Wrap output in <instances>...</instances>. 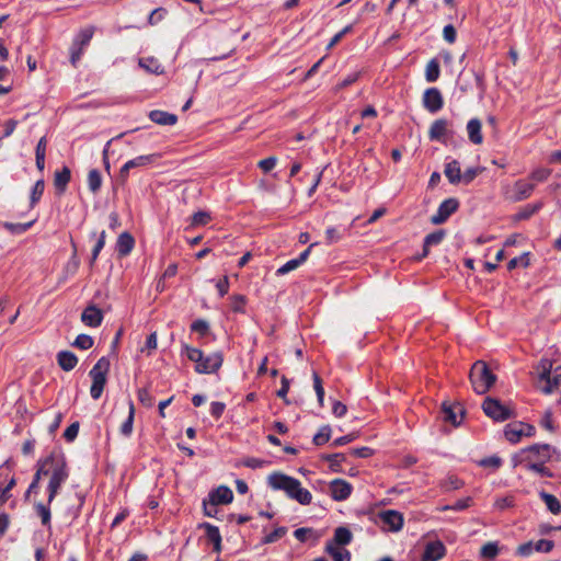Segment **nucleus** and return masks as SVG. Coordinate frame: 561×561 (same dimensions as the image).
Returning a JSON list of instances; mask_svg holds the SVG:
<instances>
[{
	"label": "nucleus",
	"instance_id": "1",
	"mask_svg": "<svg viewBox=\"0 0 561 561\" xmlns=\"http://www.w3.org/2000/svg\"><path fill=\"white\" fill-rule=\"evenodd\" d=\"M38 463L46 472L45 477H49L47 492L48 504H50L59 493L61 485L69 478V469L66 457L60 451H53L44 459H39Z\"/></svg>",
	"mask_w": 561,
	"mask_h": 561
},
{
	"label": "nucleus",
	"instance_id": "2",
	"mask_svg": "<svg viewBox=\"0 0 561 561\" xmlns=\"http://www.w3.org/2000/svg\"><path fill=\"white\" fill-rule=\"evenodd\" d=\"M534 375L539 382H546V386H561V365L549 358L540 360L534 370Z\"/></svg>",
	"mask_w": 561,
	"mask_h": 561
},
{
	"label": "nucleus",
	"instance_id": "3",
	"mask_svg": "<svg viewBox=\"0 0 561 561\" xmlns=\"http://www.w3.org/2000/svg\"><path fill=\"white\" fill-rule=\"evenodd\" d=\"M472 386H493L497 381L494 371L483 360H477L469 374Z\"/></svg>",
	"mask_w": 561,
	"mask_h": 561
},
{
	"label": "nucleus",
	"instance_id": "4",
	"mask_svg": "<svg viewBox=\"0 0 561 561\" xmlns=\"http://www.w3.org/2000/svg\"><path fill=\"white\" fill-rule=\"evenodd\" d=\"M482 409L489 417L497 422L506 421L515 415L510 405L493 398H486L482 403Z\"/></svg>",
	"mask_w": 561,
	"mask_h": 561
},
{
	"label": "nucleus",
	"instance_id": "5",
	"mask_svg": "<svg viewBox=\"0 0 561 561\" xmlns=\"http://www.w3.org/2000/svg\"><path fill=\"white\" fill-rule=\"evenodd\" d=\"M554 451L549 444H534L522 450L523 460L549 461Z\"/></svg>",
	"mask_w": 561,
	"mask_h": 561
},
{
	"label": "nucleus",
	"instance_id": "6",
	"mask_svg": "<svg viewBox=\"0 0 561 561\" xmlns=\"http://www.w3.org/2000/svg\"><path fill=\"white\" fill-rule=\"evenodd\" d=\"M459 207V203L456 198L445 199L438 207L436 214L431 217L433 225L444 224L450 215H453Z\"/></svg>",
	"mask_w": 561,
	"mask_h": 561
},
{
	"label": "nucleus",
	"instance_id": "7",
	"mask_svg": "<svg viewBox=\"0 0 561 561\" xmlns=\"http://www.w3.org/2000/svg\"><path fill=\"white\" fill-rule=\"evenodd\" d=\"M535 183L527 180H518L514 183L508 198L513 202H522L531 196Z\"/></svg>",
	"mask_w": 561,
	"mask_h": 561
},
{
	"label": "nucleus",
	"instance_id": "8",
	"mask_svg": "<svg viewBox=\"0 0 561 561\" xmlns=\"http://www.w3.org/2000/svg\"><path fill=\"white\" fill-rule=\"evenodd\" d=\"M383 527L392 533H397L403 527V515L394 510H388L379 514Z\"/></svg>",
	"mask_w": 561,
	"mask_h": 561
},
{
	"label": "nucleus",
	"instance_id": "9",
	"mask_svg": "<svg viewBox=\"0 0 561 561\" xmlns=\"http://www.w3.org/2000/svg\"><path fill=\"white\" fill-rule=\"evenodd\" d=\"M445 554L446 547L440 540H430L424 546L421 561H439Z\"/></svg>",
	"mask_w": 561,
	"mask_h": 561
},
{
	"label": "nucleus",
	"instance_id": "10",
	"mask_svg": "<svg viewBox=\"0 0 561 561\" xmlns=\"http://www.w3.org/2000/svg\"><path fill=\"white\" fill-rule=\"evenodd\" d=\"M157 157V154H145L128 160L119 170L121 180L126 181L131 169L149 165L156 161Z\"/></svg>",
	"mask_w": 561,
	"mask_h": 561
},
{
	"label": "nucleus",
	"instance_id": "11",
	"mask_svg": "<svg viewBox=\"0 0 561 561\" xmlns=\"http://www.w3.org/2000/svg\"><path fill=\"white\" fill-rule=\"evenodd\" d=\"M353 486L345 480L335 479L329 484V492L334 501H345L350 497Z\"/></svg>",
	"mask_w": 561,
	"mask_h": 561
},
{
	"label": "nucleus",
	"instance_id": "12",
	"mask_svg": "<svg viewBox=\"0 0 561 561\" xmlns=\"http://www.w3.org/2000/svg\"><path fill=\"white\" fill-rule=\"evenodd\" d=\"M296 481L297 479L280 472H274L267 478V483L273 490H282L286 495L289 493L293 485H295Z\"/></svg>",
	"mask_w": 561,
	"mask_h": 561
},
{
	"label": "nucleus",
	"instance_id": "13",
	"mask_svg": "<svg viewBox=\"0 0 561 561\" xmlns=\"http://www.w3.org/2000/svg\"><path fill=\"white\" fill-rule=\"evenodd\" d=\"M423 103L427 111L436 113L444 105L443 96L437 88H430L424 92Z\"/></svg>",
	"mask_w": 561,
	"mask_h": 561
},
{
	"label": "nucleus",
	"instance_id": "14",
	"mask_svg": "<svg viewBox=\"0 0 561 561\" xmlns=\"http://www.w3.org/2000/svg\"><path fill=\"white\" fill-rule=\"evenodd\" d=\"M110 369V360L101 357L90 371L92 377V386H104L106 382V375Z\"/></svg>",
	"mask_w": 561,
	"mask_h": 561
},
{
	"label": "nucleus",
	"instance_id": "15",
	"mask_svg": "<svg viewBox=\"0 0 561 561\" xmlns=\"http://www.w3.org/2000/svg\"><path fill=\"white\" fill-rule=\"evenodd\" d=\"M81 321L88 327L98 328L103 321V312L96 306L90 305L83 310Z\"/></svg>",
	"mask_w": 561,
	"mask_h": 561
},
{
	"label": "nucleus",
	"instance_id": "16",
	"mask_svg": "<svg viewBox=\"0 0 561 561\" xmlns=\"http://www.w3.org/2000/svg\"><path fill=\"white\" fill-rule=\"evenodd\" d=\"M444 420L458 426L463 417V409L460 404H447L443 403Z\"/></svg>",
	"mask_w": 561,
	"mask_h": 561
},
{
	"label": "nucleus",
	"instance_id": "17",
	"mask_svg": "<svg viewBox=\"0 0 561 561\" xmlns=\"http://www.w3.org/2000/svg\"><path fill=\"white\" fill-rule=\"evenodd\" d=\"M287 496L291 500L297 501L301 505H309L312 501L311 493L307 489L301 486L299 480H297L295 485H293Z\"/></svg>",
	"mask_w": 561,
	"mask_h": 561
},
{
	"label": "nucleus",
	"instance_id": "18",
	"mask_svg": "<svg viewBox=\"0 0 561 561\" xmlns=\"http://www.w3.org/2000/svg\"><path fill=\"white\" fill-rule=\"evenodd\" d=\"M287 496L291 500L297 501L301 505H309L312 501L311 493L307 489L301 486L299 480H297L295 485H293Z\"/></svg>",
	"mask_w": 561,
	"mask_h": 561
},
{
	"label": "nucleus",
	"instance_id": "19",
	"mask_svg": "<svg viewBox=\"0 0 561 561\" xmlns=\"http://www.w3.org/2000/svg\"><path fill=\"white\" fill-rule=\"evenodd\" d=\"M208 496L209 501L215 503V505L229 504L233 500L232 491L225 485H220L217 489L213 490Z\"/></svg>",
	"mask_w": 561,
	"mask_h": 561
},
{
	"label": "nucleus",
	"instance_id": "20",
	"mask_svg": "<svg viewBox=\"0 0 561 561\" xmlns=\"http://www.w3.org/2000/svg\"><path fill=\"white\" fill-rule=\"evenodd\" d=\"M449 127V122L445 118L436 119L432 123L428 137L431 140L442 141L443 138L447 135Z\"/></svg>",
	"mask_w": 561,
	"mask_h": 561
},
{
	"label": "nucleus",
	"instance_id": "21",
	"mask_svg": "<svg viewBox=\"0 0 561 561\" xmlns=\"http://www.w3.org/2000/svg\"><path fill=\"white\" fill-rule=\"evenodd\" d=\"M71 180V171L68 167H64L60 171H56L54 175V186L58 195H62Z\"/></svg>",
	"mask_w": 561,
	"mask_h": 561
},
{
	"label": "nucleus",
	"instance_id": "22",
	"mask_svg": "<svg viewBox=\"0 0 561 561\" xmlns=\"http://www.w3.org/2000/svg\"><path fill=\"white\" fill-rule=\"evenodd\" d=\"M149 118L153 123L162 126H172L178 122L176 115L160 110L151 111L149 113Z\"/></svg>",
	"mask_w": 561,
	"mask_h": 561
},
{
	"label": "nucleus",
	"instance_id": "23",
	"mask_svg": "<svg viewBox=\"0 0 561 561\" xmlns=\"http://www.w3.org/2000/svg\"><path fill=\"white\" fill-rule=\"evenodd\" d=\"M206 531V538L214 545V550L216 552L221 551V535L219 528L209 523H203L201 525Z\"/></svg>",
	"mask_w": 561,
	"mask_h": 561
},
{
	"label": "nucleus",
	"instance_id": "24",
	"mask_svg": "<svg viewBox=\"0 0 561 561\" xmlns=\"http://www.w3.org/2000/svg\"><path fill=\"white\" fill-rule=\"evenodd\" d=\"M135 240L133 236L128 232H123L118 236L116 242V251L121 256H126L129 254L134 248Z\"/></svg>",
	"mask_w": 561,
	"mask_h": 561
},
{
	"label": "nucleus",
	"instance_id": "25",
	"mask_svg": "<svg viewBox=\"0 0 561 561\" xmlns=\"http://www.w3.org/2000/svg\"><path fill=\"white\" fill-rule=\"evenodd\" d=\"M481 121L478 118H472L467 124V133L469 140L474 145H480L483 141V136L481 133Z\"/></svg>",
	"mask_w": 561,
	"mask_h": 561
},
{
	"label": "nucleus",
	"instance_id": "26",
	"mask_svg": "<svg viewBox=\"0 0 561 561\" xmlns=\"http://www.w3.org/2000/svg\"><path fill=\"white\" fill-rule=\"evenodd\" d=\"M221 365V358L218 355L203 356L201 364L195 366L198 373L210 374Z\"/></svg>",
	"mask_w": 561,
	"mask_h": 561
},
{
	"label": "nucleus",
	"instance_id": "27",
	"mask_svg": "<svg viewBox=\"0 0 561 561\" xmlns=\"http://www.w3.org/2000/svg\"><path fill=\"white\" fill-rule=\"evenodd\" d=\"M520 426L522 422H512L506 424L504 427L505 438L513 444L518 443L522 439V437H524L523 428Z\"/></svg>",
	"mask_w": 561,
	"mask_h": 561
},
{
	"label": "nucleus",
	"instance_id": "28",
	"mask_svg": "<svg viewBox=\"0 0 561 561\" xmlns=\"http://www.w3.org/2000/svg\"><path fill=\"white\" fill-rule=\"evenodd\" d=\"M444 173L451 184H458L461 182V170L457 160L447 162L445 164Z\"/></svg>",
	"mask_w": 561,
	"mask_h": 561
},
{
	"label": "nucleus",
	"instance_id": "29",
	"mask_svg": "<svg viewBox=\"0 0 561 561\" xmlns=\"http://www.w3.org/2000/svg\"><path fill=\"white\" fill-rule=\"evenodd\" d=\"M57 360H58L59 366L64 370L73 369L78 363L77 356L72 352H69V351L59 352L57 355Z\"/></svg>",
	"mask_w": 561,
	"mask_h": 561
},
{
	"label": "nucleus",
	"instance_id": "30",
	"mask_svg": "<svg viewBox=\"0 0 561 561\" xmlns=\"http://www.w3.org/2000/svg\"><path fill=\"white\" fill-rule=\"evenodd\" d=\"M325 552L333 558V561H351L350 551L335 547L334 542H327Z\"/></svg>",
	"mask_w": 561,
	"mask_h": 561
},
{
	"label": "nucleus",
	"instance_id": "31",
	"mask_svg": "<svg viewBox=\"0 0 561 561\" xmlns=\"http://www.w3.org/2000/svg\"><path fill=\"white\" fill-rule=\"evenodd\" d=\"M139 66L150 73H154V75L163 73L162 65L158 61V59H156L153 57L140 58Z\"/></svg>",
	"mask_w": 561,
	"mask_h": 561
},
{
	"label": "nucleus",
	"instance_id": "32",
	"mask_svg": "<svg viewBox=\"0 0 561 561\" xmlns=\"http://www.w3.org/2000/svg\"><path fill=\"white\" fill-rule=\"evenodd\" d=\"M353 539V535L346 527H337L334 531V537L330 542H334V546H346Z\"/></svg>",
	"mask_w": 561,
	"mask_h": 561
},
{
	"label": "nucleus",
	"instance_id": "33",
	"mask_svg": "<svg viewBox=\"0 0 561 561\" xmlns=\"http://www.w3.org/2000/svg\"><path fill=\"white\" fill-rule=\"evenodd\" d=\"M445 237V231L444 230H436L430 234H427L424 239V244H423V256H426L428 254V249L432 247V245H437L439 244L443 239Z\"/></svg>",
	"mask_w": 561,
	"mask_h": 561
},
{
	"label": "nucleus",
	"instance_id": "34",
	"mask_svg": "<svg viewBox=\"0 0 561 561\" xmlns=\"http://www.w3.org/2000/svg\"><path fill=\"white\" fill-rule=\"evenodd\" d=\"M440 73L439 62L437 59H431L425 69V79L427 82H435Z\"/></svg>",
	"mask_w": 561,
	"mask_h": 561
},
{
	"label": "nucleus",
	"instance_id": "35",
	"mask_svg": "<svg viewBox=\"0 0 561 561\" xmlns=\"http://www.w3.org/2000/svg\"><path fill=\"white\" fill-rule=\"evenodd\" d=\"M102 185V175L99 170L92 169L88 173V186L89 190L95 194L100 191Z\"/></svg>",
	"mask_w": 561,
	"mask_h": 561
},
{
	"label": "nucleus",
	"instance_id": "36",
	"mask_svg": "<svg viewBox=\"0 0 561 561\" xmlns=\"http://www.w3.org/2000/svg\"><path fill=\"white\" fill-rule=\"evenodd\" d=\"M294 536L297 540L305 542L309 538H312L314 541H317L321 537V534L313 530L312 528L301 527L294 531Z\"/></svg>",
	"mask_w": 561,
	"mask_h": 561
},
{
	"label": "nucleus",
	"instance_id": "37",
	"mask_svg": "<svg viewBox=\"0 0 561 561\" xmlns=\"http://www.w3.org/2000/svg\"><path fill=\"white\" fill-rule=\"evenodd\" d=\"M134 415H135V407L133 402H129V411L128 417L122 424L119 432L123 436L129 437L133 433V424H134Z\"/></svg>",
	"mask_w": 561,
	"mask_h": 561
},
{
	"label": "nucleus",
	"instance_id": "38",
	"mask_svg": "<svg viewBox=\"0 0 561 561\" xmlns=\"http://www.w3.org/2000/svg\"><path fill=\"white\" fill-rule=\"evenodd\" d=\"M540 496L551 513L559 514L561 512V504L554 495L541 492Z\"/></svg>",
	"mask_w": 561,
	"mask_h": 561
},
{
	"label": "nucleus",
	"instance_id": "39",
	"mask_svg": "<svg viewBox=\"0 0 561 561\" xmlns=\"http://www.w3.org/2000/svg\"><path fill=\"white\" fill-rule=\"evenodd\" d=\"M93 34H94L93 27H85V28L81 30L80 33L78 34L77 38L73 42L75 46H80V47L87 46L89 44V42L91 41Z\"/></svg>",
	"mask_w": 561,
	"mask_h": 561
},
{
	"label": "nucleus",
	"instance_id": "40",
	"mask_svg": "<svg viewBox=\"0 0 561 561\" xmlns=\"http://www.w3.org/2000/svg\"><path fill=\"white\" fill-rule=\"evenodd\" d=\"M35 511L37 515L41 517L42 524L44 526H50V508L49 504L45 505L41 502L35 504Z\"/></svg>",
	"mask_w": 561,
	"mask_h": 561
},
{
	"label": "nucleus",
	"instance_id": "41",
	"mask_svg": "<svg viewBox=\"0 0 561 561\" xmlns=\"http://www.w3.org/2000/svg\"><path fill=\"white\" fill-rule=\"evenodd\" d=\"M551 175V170L546 168H538L534 170L528 179L533 183H541L548 180V178Z\"/></svg>",
	"mask_w": 561,
	"mask_h": 561
},
{
	"label": "nucleus",
	"instance_id": "42",
	"mask_svg": "<svg viewBox=\"0 0 561 561\" xmlns=\"http://www.w3.org/2000/svg\"><path fill=\"white\" fill-rule=\"evenodd\" d=\"M33 224L34 221L25 224L4 222L3 227L13 234H21L26 232L33 226Z\"/></svg>",
	"mask_w": 561,
	"mask_h": 561
},
{
	"label": "nucleus",
	"instance_id": "43",
	"mask_svg": "<svg viewBox=\"0 0 561 561\" xmlns=\"http://www.w3.org/2000/svg\"><path fill=\"white\" fill-rule=\"evenodd\" d=\"M36 467H37V469H36V472L34 474V479H33L32 483L30 484V486H28V489L26 490V493H25L26 497H28L31 493L37 491L41 478L43 476H46V472H47V471H45L43 469V467L39 466L38 462H37Z\"/></svg>",
	"mask_w": 561,
	"mask_h": 561
},
{
	"label": "nucleus",
	"instance_id": "44",
	"mask_svg": "<svg viewBox=\"0 0 561 561\" xmlns=\"http://www.w3.org/2000/svg\"><path fill=\"white\" fill-rule=\"evenodd\" d=\"M497 554L499 546L496 542H488L480 550V556L484 559H494Z\"/></svg>",
	"mask_w": 561,
	"mask_h": 561
},
{
	"label": "nucleus",
	"instance_id": "45",
	"mask_svg": "<svg viewBox=\"0 0 561 561\" xmlns=\"http://www.w3.org/2000/svg\"><path fill=\"white\" fill-rule=\"evenodd\" d=\"M45 188L44 180H38L34 184L31 192V207H34L35 204L41 199Z\"/></svg>",
	"mask_w": 561,
	"mask_h": 561
},
{
	"label": "nucleus",
	"instance_id": "46",
	"mask_svg": "<svg viewBox=\"0 0 561 561\" xmlns=\"http://www.w3.org/2000/svg\"><path fill=\"white\" fill-rule=\"evenodd\" d=\"M105 239H106V232L103 230L99 236H98V239H96V242H95V245L93 247L92 249V255H91V264H93L100 252L102 251V249L104 248L105 245Z\"/></svg>",
	"mask_w": 561,
	"mask_h": 561
},
{
	"label": "nucleus",
	"instance_id": "47",
	"mask_svg": "<svg viewBox=\"0 0 561 561\" xmlns=\"http://www.w3.org/2000/svg\"><path fill=\"white\" fill-rule=\"evenodd\" d=\"M92 345L93 339L88 334H79L73 342V346L80 350H89Z\"/></svg>",
	"mask_w": 561,
	"mask_h": 561
},
{
	"label": "nucleus",
	"instance_id": "48",
	"mask_svg": "<svg viewBox=\"0 0 561 561\" xmlns=\"http://www.w3.org/2000/svg\"><path fill=\"white\" fill-rule=\"evenodd\" d=\"M331 436V428L329 426H323L320 431L313 436V443L318 446L325 444Z\"/></svg>",
	"mask_w": 561,
	"mask_h": 561
},
{
	"label": "nucleus",
	"instance_id": "49",
	"mask_svg": "<svg viewBox=\"0 0 561 561\" xmlns=\"http://www.w3.org/2000/svg\"><path fill=\"white\" fill-rule=\"evenodd\" d=\"M287 533V528L286 527H277L276 529H274L272 533H270L268 535H266L263 539V542L264 543H273L277 540H279L283 536H285V534Z\"/></svg>",
	"mask_w": 561,
	"mask_h": 561
},
{
	"label": "nucleus",
	"instance_id": "50",
	"mask_svg": "<svg viewBox=\"0 0 561 561\" xmlns=\"http://www.w3.org/2000/svg\"><path fill=\"white\" fill-rule=\"evenodd\" d=\"M479 465L484 468L499 469L502 466V459L499 456H490L480 460Z\"/></svg>",
	"mask_w": 561,
	"mask_h": 561
},
{
	"label": "nucleus",
	"instance_id": "51",
	"mask_svg": "<svg viewBox=\"0 0 561 561\" xmlns=\"http://www.w3.org/2000/svg\"><path fill=\"white\" fill-rule=\"evenodd\" d=\"M299 266H300V263L298 262L297 259L289 260L284 265H282L279 268H277L276 275L283 276L291 271H295Z\"/></svg>",
	"mask_w": 561,
	"mask_h": 561
},
{
	"label": "nucleus",
	"instance_id": "52",
	"mask_svg": "<svg viewBox=\"0 0 561 561\" xmlns=\"http://www.w3.org/2000/svg\"><path fill=\"white\" fill-rule=\"evenodd\" d=\"M471 501L472 499L471 497H466V499H462V500H458L454 505H445L440 508V511H447V510H453V511H463L466 508H468L471 504Z\"/></svg>",
	"mask_w": 561,
	"mask_h": 561
},
{
	"label": "nucleus",
	"instance_id": "53",
	"mask_svg": "<svg viewBox=\"0 0 561 561\" xmlns=\"http://www.w3.org/2000/svg\"><path fill=\"white\" fill-rule=\"evenodd\" d=\"M245 306V297L242 295H234L231 297V310L234 312H243Z\"/></svg>",
	"mask_w": 561,
	"mask_h": 561
},
{
	"label": "nucleus",
	"instance_id": "54",
	"mask_svg": "<svg viewBox=\"0 0 561 561\" xmlns=\"http://www.w3.org/2000/svg\"><path fill=\"white\" fill-rule=\"evenodd\" d=\"M342 238V233L339 231V229L334 227H330L325 230V242L327 244H332L337 241H340Z\"/></svg>",
	"mask_w": 561,
	"mask_h": 561
},
{
	"label": "nucleus",
	"instance_id": "55",
	"mask_svg": "<svg viewBox=\"0 0 561 561\" xmlns=\"http://www.w3.org/2000/svg\"><path fill=\"white\" fill-rule=\"evenodd\" d=\"M191 329L201 335H206L209 330V324L207 321L199 319L192 323Z\"/></svg>",
	"mask_w": 561,
	"mask_h": 561
},
{
	"label": "nucleus",
	"instance_id": "56",
	"mask_svg": "<svg viewBox=\"0 0 561 561\" xmlns=\"http://www.w3.org/2000/svg\"><path fill=\"white\" fill-rule=\"evenodd\" d=\"M242 465L251 469H257L268 465V461L260 458L249 457L242 461Z\"/></svg>",
	"mask_w": 561,
	"mask_h": 561
},
{
	"label": "nucleus",
	"instance_id": "57",
	"mask_svg": "<svg viewBox=\"0 0 561 561\" xmlns=\"http://www.w3.org/2000/svg\"><path fill=\"white\" fill-rule=\"evenodd\" d=\"M210 216L206 211H197L192 217V225L202 226L208 224Z\"/></svg>",
	"mask_w": 561,
	"mask_h": 561
},
{
	"label": "nucleus",
	"instance_id": "58",
	"mask_svg": "<svg viewBox=\"0 0 561 561\" xmlns=\"http://www.w3.org/2000/svg\"><path fill=\"white\" fill-rule=\"evenodd\" d=\"M481 172L479 168H469L463 173H461V182L465 184L471 183L477 175Z\"/></svg>",
	"mask_w": 561,
	"mask_h": 561
},
{
	"label": "nucleus",
	"instance_id": "59",
	"mask_svg": "<svg viewBox=\"0 0 561 561\" xmlns=\"http://www.w3.org/2000/svg\"><path fill=\"white\" fill-rule=\"evenodd\" d=\"M78 433H79V423L75 422L66 428V431L64 432V437L66 440L72 442L78 436Z\"/></svg>",
	"mask_w": 561,
	"mask_h": 561
},
{
	"label": "nucleus",
	"instance_id": "60",
	"mask_svg": "<svg viewBox=\"0 0 561 561\" xmlns=\"http://www.w3.org/2000/svg\"><path fill=\"white\" fill-rule=\"evenodd\" d=\"M185 351H186L187 357L192 362H194L196 364V366L198 364H201V362L203 360V356H204L202 351H199L198 348L188 347V346L185 347Z\"/></svg>",
	"mask_w": 561,
	"mask_h": 561
},
{
	"label": "nucleus",
	"instance_id": "61",
	"mask_svg": "<svg viewBox=\"0 0 561 561\" xmlns=\"http://www.w3.org/2000/svg\"><path fill=\"white\" fill-rule=\"evenodd\" d=\"M165 13L167 11L163 8L154 9L148 18V23L150 25L159 23L164 18Z\"/></svg>",
	"mask_w": 561,
	"mask_h": 561
},
{
	"label": "nucleus",
	"instance_id": "62",
	"mask_svg": "<svg viewBox=\"0 0 561 561\" xmlns=\"http://www.w3.org/2000/svg\"><path fill=\"white\" fill-rule=\"evenodd\" d=\"M456 36H457L456 28L451 24L444 26L443 37L447 43H449V44L455 43Z\"/></svg>",
	"mask_w": 561,
	"mask_h": 561
},
{
	"label": "nucleus",
	"instance_id": "63",
	"mask_svg": "<svg viewBox=\"0 0 561 561\" xmlns=\"http://www.w3.org/2000/svg\"><path fill=\"white\" fill-rule=\"evenodd\" d=\"M553 548V542L547 539H540L535 545V550L539 552H550Z\"/></svg>",
	"mask_w": 561,
	"mask_h": 561
},
{
	"label": "nucleus",
	"instance_id": "64",
	"mask_svg": "<svg viewBox=\"0 0 561 561\" xmlns=\"http://www.w3.org/2000/svg\"><path fill=\"white\" fill-rule=\"evenodd\" d=\"M540 425L550 432L554 430L551 411L548 410L545 412L543 416L540 420Z\"/></svg>",
	"mask_w": 561,
	"mask_h": 561
}]
</instances>
